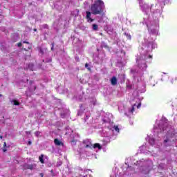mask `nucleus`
<instances>
[{"instance_id":"bb28decb","label":"nucleus","mask_w":177,"mask_h":177,"mask_svg":"<svg viewBox=\"0 0 177 177\" xmlns=\"http://www.w3.org/2000/svg\"><path fill=\"white\" fill-rule=\"evenodd\" d=\"M149 59H151V57H153V56L149 55Z\"/></svg>"},{"instance_id":"2eb2a0df","label":"nucleus","mask_w":177,"mask_h":177,"mask_svg":"<svg viewBox=\"0 0 177 177\" xmlns=\"http://www.w3.org/2000/svg\"><path fill=\"white\" fill-rule=\"evenodd\" d=\"M71 143H72L73 145H77V140H75V139L72 140L71 141Z\"/></svg>"},{"instance_id":"2f4dec72","label":"nucleus","mask_w":177,"mask_h":177,"mask_svg":"<svg viewBox=\"0 0 177 177\" xmlns=\"http://www.w3.org/2000/svg\"><path fill=\"white\" fill-rule=\"evenodd\" d=\"M2 97V94H0V97Z\"/></svg>"},{"instance_id":"20e7f679","label":"nucleus","mask_w":177,"mask_h":177,"mask_svg":"<svg viewBox=\"0 0 177 177\" xmlns=\"http://www.w3.org/2000/svg\"><path fill=\"white\" fill-rule=\"evenodd\" d=\"M54 143L56 146H64V143H63L60 140L55 138L54 140Z\"/></svg>"},{"instance_id":"f257e3e1","label":"nucleus","mask_w":177,"mask_h":177,"mask_svg":"<svg viewBox=\"0 0 177 177\" xmlns=\"http://www.w3.org/2000/svg\"><path fill=\"white\" fill-rule=\"evenodd\" d=\"M104 1L103 0H95L94 3L91 5V12H86V19L87 20V23H93L95 21V19H92V15H102L104 13Z\"/></svg>"},{"instance_id":"6e6552de","label":"nucleus","mask_w":177,"mask_h":177,"mask_svg":"<svg viewBox=\"0 0 177 177\" xmlns=\"http://www.w3.org/2000/svg\"><path fill=\"white\" fill-rule=\"evenodd\" d=\"M93 149H99V150H100L102 149V145L99 143H95L93 145Z\"/></svg>"},{"instance_id":"7c9ffc66","label":"nucleus","mask_w":177,"mask_h":177,"mask_svg":"<svg viewBox=\"0 0 177 177\" xmlns=\"http://www.w3.org/2000/svg\"><path fill=\"white\" fill-rule=\"evenodd\" d=\"M88 176L86 174V175H84V177H87Z\"/></svg>"},{"instance_id":"ddd939ff","label":"nucleus","mask_w":177,"mask_h":177,"mask_svg":"<svg viewBox=\"0 0 177 177\" xmlns=\"http://www.w3.org/2000/svg\"><path fill=\"white\" fill-rule=\"evenodd\" d=\"M129 111L133 114V113L135 111V107L132 106L131 109H130Z\"/></svg>"},{"instance_id":"c85d7f7f","label":"nucleus","mask_w":177,"mask_h":177,"mask_svg":"<svg viewBox=\"0 0 177 177\" xmlns=\"http://www.w3.org/2000/svg\"><path fill=\"white\" fill-rule=\"evenodd\" d=\"M3 138V136H0V139H2Z\"/></svg>"},{"instance_id":"f3484780","label":"nucleus","mask_w":177,"mask_h":177,"mask_svg":"<svg viewBox=\"0 0 177 177\" xmlns=\"http://www.w3.org/2000/svg\"><path fill=\"white\" fill-rule=\"evenodd\" d=\"M54 48H55V43H52L51 50H54Z\"/></svg>"},{"instance_id":"c756f323","label":"nucleus","mask_w":177,"mask_h":177,"mask_svg":"<svg viewBox=\"0 0 177 177\" xmlns=\"http://www.w3.org/2000/svg\"><path fill=\"white\" fill-rule=\"evenodd\" d=\"M33 31H37V28L33 29Z\"/></svg>"},{"instance_id":"39448f33","label":"nucleus","mask_w":177,"mask_h":177,"mask_svg":"<svg viewBox=\"0 0 177 177\" xmlns=\"http://www.w3.org/2000/svg\"><path fill=\"white\" fill-rule=\"evenodd\" d=\"M37 50H38V52L40 53L41 56H44V55H45V50H44V48H42V47L39 46L37 48Z\"/></svg>"},{"instance_id":"f8f14e48","label":"nucleus","mask_w":177,"mask_h":177,"mask_svg":"<svg viewBox=\"0 0 177 177\" xmlns=\"http://www.w3.org/2000/svg\"><path fill=\"white\" fill-rule=\"evenodd\" d=\"M12 102L14 103V106H19L20 105V102H19V101H17L16 100H13Z\"/></svg>"},{"instance_id":"0eeeda50","label":"nucleus","mask_w":177,"mask_h":177,"mask_svg":"<svg viewBox=\"0 0 177 177\" xmlns=\"http://www.w3.org/2000/svg\"><path fill=\"white\" fill-rule=\"evenodd\" d=\"M35 167H37L36 164H32V165H28L26 168L28 169H34V168H35Z\"/></svg>"},{"instance_id":"6ab92c4d","label":"nucleus","mask_w":177,"mask_h":177,"mask_svg":"<svg viewBox=\"0 0 177 177\" xmlns=\"http://www.w3.org/2000/svg\"><path fill=\"white\" fill-rule=\"evenodd\" d=\"M28 145L29 146H31V145H32V142L30 140H29V141L28 142Z\"/></svg>"},{"instance_id":"b1692460","label":"nucleus","mask_w":177,"mask_h":177,"mask_svg":"<svg viewBox=\"0 0 177 177\" xmlns=\"http://www.w3.org/2000/svg\"><path fill=\"white\" fill-rule=\"evenodd\" d=\"M168 141H169L168 140H165L164 143H167Z\"/></svg>"},{"instance_id":"9d476101","label":"nucleus","mask_w":177,"mask_h":177,"mask_svg":"<svg viewBox=\"0 0 177 177\" xmlns=\"http://www.w3.org/2000/svg\"><path fill=\"white\" fill-rule=\"evenodd\" d=\"M39 160L41 164H45V160H44V154H41L40 156H39Z\"/></svg>"},{"instance_id":"1a4fd4ad","label":"nucleus","mask_w":177,"mask_h":177,"mask_svg":"<svg viewBox=\"0 0 177 177\" xmlns=\"http://www.w3.org/2000/svg\"><path fill=\"white\" fill-rule=\"evenodd\" d=\"M92 27H93V31H97V30H99V26L96 24H93L92 25Z\"/></svg>"},{"instance_id":"a211bd4d","label":"nucleus","mask_w":177,"mask_h":177,"mask_svg":"<svg viewBox=\"0 0 177 177\" xmlns=\"http://www.w3.org/2000/svg\"><path fill=\"white\" fill-rule=\"evenodd\" d=\"M8 149H6V147H3V153L6 152Z\"/></svg>"},{"instance_id":"7ed1b4c3","label":"nucleus","mask_w":177,"mask_h":177,"mask_svg":"<svg viewBox=\"0 0 177 177\" xmlns=\"http://www.w3.org/2000/svg\"><path fill=\"white\" fill-rule=\"evenodd\" d=\"M25 70H30V71H35V65H34V64L32 63H29L27 65L26 68H25Z\"/></svg>"},{"instance_id":"cd10ccee","label":"nucleus","mask_w":177,"mask_h":177,"mask_svg":"<svg viewBox=\"0 0 177 177\" xmlns=\"http://www.w3.org/2000/svg\"><path fill=\"white\" fill-rule=\"evenodd\" d=\"M151 140L154 143V139H151Z\"/></svg>"},{"instance_id":"4468645a","label":"nucleus","mask_w":177,"mask_h":177,"mask_svg":"<svg viewBox=\"0 0 177 177\" xmlns=\"http://www.w3.org/2000/svg\"><path fill=\"white\" fill-rule=\"evenodd\" d=\"M114 129L116 131V132H120V128H118V126H115Z\"/></svg>"},{"instance_id":"393cba45","label":"nucleus","mask_w":177,"mask_h":177,"mask_svg":"<svg viewBox=\"0 0 177 177\" xmlns=\"http://www.w3.org/2000/svg\"><path fill=\"white\" fill-rule=\"evenodd\" d=\"M18 46H21V43H18Z\"/></svg>"},{"instance_id":"412c9836","label":"nucleus","mask_w":177,"mask_h":177,"mask_svg":"<svg viewBox=\"0 0 177 177\" xmlns=\"http://www.w3.org/2000/svg\"><path fill=\"white\" fill-rule=\"evenodd\" d=\"M88 147H91V146H89V145H86L85 146V149H88Z\"/></svg>"},{"instance_id":"423d86ee","label":"nucleus","mask_w":177,"mask_h":177,"mask_svg":"<svg viewBox=\"0 0 177 177\" xmlns=\"http://www.w3.org/2000/svg\"><path fill=\"white\" fill-rule=\"evenodd\" d=\"M111 85H117V77H115V76H113L111 79Z\"/></svg>"},{"instance_id":"4be33fe9","label":"nucleus","mask_w":177,"mask_h":177,"mask_svg":"<svg viewBox=\"0 0 177 177\" xmlns=\"http://www.w3.org/2000/svg\"><path fill=\"white\" fill-rule=\"evenodd\" d=\"M39 176H40V177H44V173H40Z\"/></svg>"},{"instance_id":"9b49d317","label":"nucleus","mask_w":177,"mask_h":177,"mask_svg":"<svg viewBox=\"0 0 177 177\" xmlns=\"http://www.w3.org/2000/svg\"><path fill=\"white\" fill-rule=\"evenodd\" d=\"M124 35L126 36L127 39H129V41H131L132 39V37L129 34L124 32Z\"/></svg>"},{"instance_id":"a878e982","label":"nucleus","mask_w":177,"mask_h":177,"mask_svg":"<svg viewBox=\"0 0 177 177\" xmlns=\"http://www.w3.org/2000/svg\"><path fill=\"white\" fill-rule=\"evenodd\" d=\"M86 172H88V170H85V171H84V174H86Z\"/></svg>"},{"instance_id":"aec40b11","label":"nucleus","mask_w":177,"mask_h":177,"mask_svg":"<svg viewBox=\"0 0 177 177\" xmlns=\"http://www.w3.org/2000/svg\"><path fill=\"white\" fill-rule=\"evenodd\" d=\"M140 106H142L141 104H138V106H137V109H140Z\"/></svg>"},{"instance_id":"dca6fc26","label":"nucleus","mask_w":177,"mask_h":177,"mask_svg":"<svg viewBox=\"0 0 177 177\" xmlns=\"http://www.w3.org/2000/svg\"><path fill=\"white\" fill-rule=\"evenodd\" d=\"M88 66H89V64H88V63H86V64H85V67H86V68H87V70L91 71V68L88 67Z\"/></svg>"},{"instance_id":"5701e85b","label":"nucleus","mask_w":177,"mask_h":177,"mask_svg":"<svg viewBox=\"0 0 177 177\" xmlns=\"http://www.w3.org/2000/svg\"><path fill=\"white\" fill-rule=\"evenodd\" d=\"M3 147H6V142L3 143Z\"/></svg>"},{"instance_id":"f03ea898","label":"nucleus","mask_w":177,"mask_h":177,"mask_svg":"<svg viewBox=\"0 0 177 177\" xmlns=\"http://www.w3.org/2000/svg\"><path fill=\"white\" fill-rule=\"evenodd\" d=\"M23 44L24 50L26 52V54H25V59H26L27 57H30L31 56V53L28 50L32 48V44L27 41H24Z\"/></svg>"}]
</instances>
